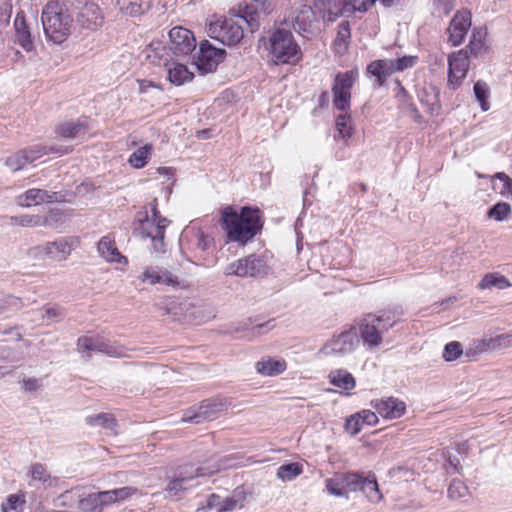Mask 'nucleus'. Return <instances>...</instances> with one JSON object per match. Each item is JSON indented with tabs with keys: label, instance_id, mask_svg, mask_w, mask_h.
I'll list each match as a JSON object with an SVG mask.
<instances>
[{
	"label": "nucleus",
	"instance_id": "f257e3e1",
	"mask_svg": "<svg viewBox=\"0 0 512 512\" xmlns=\"http://www.w3.org/2000/svg\"><path fill=\"white\" fill-rule=\"evenodd\" d=\"M264 214L258 207L226 205L220 211L219 224L229 241L246 244L264 226Z\"/></svg>",
	"mask_w": 512,
	"mask_h": 512
},
{
	"label": "nucleus",
	"instance_id": "f03ea898",
	"mask_svg": "<svg viewBox=\"0 0 512 512\" xmlns=\"http://www.w3.org/2000/svg\"><path fill=\"white\" fill-rule=\"evenodd\" d=\"M42 24L49 41L61 44L70 35L73 19L64 3L49 1L42 11Z\"/></svg>",
	"mask_w": 512,
	"mask_h": 512
},
{
	"label": "nucleus",
	"instance_id": "7ed1b4c3",
	"mask_svg": "<svg viewBox=\"0 0 512 512\" xmlns=\"http://www.w3.org/2000/svg\"><path fill=\"white\" fill-rule=\"evenodd\" d=\"M397 319L390 310L367 313L358 322V332L364 346L373 349L383 342V334L395 326Z\"/></svg>",
	"mask_w": 512,
	"mask_h": 512
},
{
	"label": "nucleus",
	"instance_id": "20e7f679",
	"mask_svg": "<svg viewBox=\"0 0 512 512\" xmlns=\"http://www.w3.org/2000/svg\"><path fill=\"white\" fill-rule=\"evenodd\" d=\"M267 50L275 65H297L303 58L301 47L293 34L278 28L269 36Z\"/></svg>",
	"mask_w": 512,
	"mask_h": 512
},
{
	"label": "nucleus",
	"instance_id": "39448f33",
	"mask_svg": "<svg viewBox=\"0 0 512 512\" xmlns=\"http://www.w3.org/2000/svg\"><path fill=\"white\" fill-rule=\"evenodd\" d=\"M207 34L223 45L235 46L244 38V28L235 17H218L208 24Z\"/></svg>",
	"mask_w": 512,
	"mask_h": 512
},
{
	"label": "nucleus",
	"instance_id": "423d86ee",
	"mask_svg": "<svg viewBox=\"0 0 512 512\" xmlns=\"http://www.w3.org/2000/svg\"><path fill=\"white\" fill-rule=\"evenodd\" d=\"M417 62L418 56L412 55H405L397 59H378L368 64L367 73L375 77L378 86H383L389 76L412 68Z\"/></svg>",
	"mask_w": 512,
	"mask_h": 512
},
{
	"label": "nucleus",
	"instance_id": "0eeeda50",
	"mask_svg": "<svg viewBox=\"0 0 512 512\" xmlns=\"http://www.w3.org/2000/svg\"><path fill=\"white\" fill-rule=\"evenodd\" d=\"M151 215H149L147 207H143L136 213L134 220L133 234L140 238H148L159 230H165L168 225V220L162 217L157 210L156 199L150 203Z\"/></svg>",
	"mask_w": 512,
	"mask_h": 512
},
{
	"label": "nucleus",
	"instance_id": "6e6552de",
	"mask_svg": "<svg viewBox=\"0 0 512 512\" xmlns=\"http://www.w3.org/2000/svg\"><path fill=\"white\" fill-rule=\"evenodd\" d=\"M357 79V70H349L336 74L332 85L333 106L336 110H351V91Z\"/></svg>",
	"mask_w": 512,
	"mask_h": 512
},
{
	"label": "nucleus",
	"instance_id": "1a4fd4ad",
	"mask_svg": "<svg viewBox=\"0 0 512 512\" xmlns=\"http://www.w3.org/2000/svg\"><path fill=\"white\" fill-rule=\"evenodd\" d=\"M267 271L266 261L260 256L251 254L228 264L224 269V274L243 278L260 277L266 275Z\"/></svg>",
	"mask_w": 512,
	"mask_h": 512
},
{
	"label": "nucleus",
	"instance_id": "9d476101",
	"mask_svg": "<svg viewBox=\"0 0 512 512\" xmlns=\"http://www.w3.org/2000/svg\"><path fill=\"white\" fill-rule=\"evenodd\" d=\"M448 62V86L456 90L462 85L463 80L466 78L469 67L470 57L467 55V50H458L450 53L447 58Z\"/></svg>",
	"mask_w": 512,
	"mask_h": 512
},
{
	"label": "nucleus",
	"instance_id": "9b49d317",
	"mask_svg": "<svg viewBox=\"0 0 512 512\" xmlns=\"http://www.w3.org/2000/svg\"><path fill=\"white\" fill-rule=\"evenodd\" d=\"M472 25V13L468 9L458 10L452 17L447 28L448 43L457 47L460 46Z\"/></svg>",
	"mask_w": 512,
	"mask_h": 512
},
{
	"label": "nucleus",
	"instance_id": "f8f14e48",
	"mask_svg": "<svg viewBox=\"0 0 512 512\" xmlns=\"http://www.w3.org/2000/svg\"><path fill=\"white\" fill-rule=\"evenodd\" d=\"M92 119L82 115L77 119L66 120L55 125L54 133L62 139H76L84 137L90 130Z\"/></svg>",
	"mask_w": 512,
	"mask_h": 512
},
{
	"label": "nucleus",
	"instance_id": "ddd939ff",
	"mask_svg": "<svg viewBox=\"0 0 512 512\" xmlns=\"http://www.w3.org/2000/svg\"><path fill=\"white\" fill-rule=\"evenodd\" d=\"M356 342V332L352 329L343 331L325 343L321 353L325 356H343L355 349Z\"/></svg>",
	"mask_w": 512,
	"mask_h": 512
},
{
	"label": "nucleus",
	"instance_id": "4468645a",
	"mask_svg": "<svg viewBox=\"0 0 512 512\" xmlns=\"http://www.w3.org/2000/svg\"><path fill=\"white\" fill-rule=\"evenodd\" d=\"M224 56L225 50L216 48L208 40H204L200 42L195 64L202 73H210L217 68Z\"/></svg>",
	"mask_w": 512,
	"mask_h": 512
},
{
	"label": "nucleus",
	"instance_id": "2eb2a0df",
	"mask_svg": "<svg viewBox=\"0 0 512 512\" xmlns=\"http://www.w3.org/2000/svg\"><path fill=\"white\" fill-rule=\"evenodd\" d=\"M228 404L229 403L225 399L218 397L203 400L200 403L197 412L193 415L186 412L182 421L200 423L205 420H213L216 418L218 413L222 412L228 406Z\"/></svg>",
	"mask_w": 512,
	"mask_h": 512
},
{
	"label": "nucleus",
	"instance_id": "dca6fc26",
	"mask_svg": "<svg viewBox=\"0 0 512 512\" xmlns=\"http://www.w3.org/2000/svg\"><path fill=\"white\" fill-rule=\"evenodd\" d=\"M77 350L81 353L85 352H102L110 356H123L125 355V348L123 346H114L106 342L102 337L95 336H81L77 340Z\"/></svg>",
	"mask_w": 512,
	"mask_h": 512
},
{
	"label": "nucleus",
	"instance_id": "f3484780",
	"mask_svg": "<svg viewBox=\"0 0 512 512\" xmlns=\"http://www.w3.org/2000/svg\"><path fill=\"white\" fill-rule=\"evenodd\" d=\"M171 49L176 55H189L196 48V39L192 31L182 26L173 27L169 32Z\"/></svg>",
	"mask_w": 512,
	"mask_h": 512
},
{
	"label": "nucleus",
	"instance_id": "a211bd4d",
	"mask_svg": "<svg viewBox=\"0 0 512 512\" xmlns=\"http://www.w3.org/2000/svg\"><path fill=\"white\" fill-rule=\"evenodd\" d=\"M370 405L385 420L398 419L406 413L405 402L393 396L371 400Z\"/></svg>",
	"mask_w": 512,
	"mask_h": 512
},
{
	"label": "nucleus",
	"instance_id": "6ab92c4d",
	"mask_svg": "<svg viewBox=\"0 0 512 512\" xmlns=\"http://www.w3.org/2000/svg\"><path fill=\"white\" fill-rule=\"evenodd\" d=\"M140 279L142 282L150 285L161 284L172 288L181 286L177 275H174L167 269L159 267H147L141 274Z\"/></svg>",
	"mask_w": 512,
	"mask_h": 512
},
{
	"label": "nucleus",
	"instance_id": "aec40b11",
	"mask_svg": "<svg viewBox=\"0 0 512 512\" xmlns=\"http://www.w3.org/2000/svg\"><path fill=\"white\" fill-rule=\"evenodd\" d=\"M13 26L15 31V43L21 46L26 52H32L35 48L34 41L24 11H19L16 14Z\"/></svg>",
	"mask_w": 512,
	"mask_h": 512
},
{
	"label": "nucleus",
	"instance_id": "412c9836",
	"mask_svg": "<svg viewBox=\"0 0 512 512\" xmlns=\"http://www.w3.org/2000/svg\"><path fill=\"white\" fill-rule=\"evenodd\" d=\"M76 240L73 238H60L58 240L47 242L43 247V252L50 259L55 261L66 260L74 249Z\"/></svg>",
	"mask_w": 512,
	"mask_h": 512
},
{
	"label": "nucleus",
	"instance_id": "4be33fe9",
	"mask_svg": "<svg viewBox=\"0 0 512 512\" xmlns=\"http://www.w3.org/2000/svg\"><path fill=\"white\" fill-rule=\"evenodd\" d=\"M315 7L318 9L323 19L334 21L345 12H353L350 9L348 0H317Z\"/></svg>",
	"mask_w": 512,
	"mask_h": 512
},
{
	"label": "nucleus",
	"instance_id": "5701e85b",
	"mask_svg": "<svg viewBox=\"0 0 512 512\" xmlns=\"http://www.w3.org/2000/svg\"><path fill=\"white\" fill-rule=\"evenodd\" d=\"M57 200L56 193L47 190L32 188L16 197V203L20 207H31L42 203H51Z\"/></svg>",
	"mask_w": 512,
	"mask_h": 512
},
{
	"label": "nucleus",
	"instance_id": "b1692460",
	"mask_svg": "<svg viewBox=\"0 0 512 512\" xmlns=\"http://www.w3.org/2000/svg\"><path fill=\"white\" fill-rule=\"evenodd\" d=\"M173 50L162 41L151 42L144 50L145 58L153 65L167 66Z\"/></svg>",
	"mask_w": 512,
	"mask_h": 512
},
{
	"label": "nucleus",
	"instance_id": "393cba45",
	"mask_svg": "<svg viewBox=\"0 0 512 512\" xmlns=\"http://www.w3.org/2000/svg\"><path fill=\"white\" fill-rule=\"evenodd\" d=\"M78 21L82 27L96 30L102 26L104 17L102 15L100 7L92 2L86 3L78 16Z\"/></svg>",
	"mask_w": 512,
	"mask_h": 512
},
{
	"label": "nucleus",
	"instance_id": "a878e982",
	"mask_svg": "<svg viewBox=\"0 0 512 512\" xmlns=\"http://www.w3.org/2000/svg\"><path fill=\"white\" fill-rule=\"evenodd\" d=\"M487 34V29L485 27L477 26L473 28L469 43L463 49L467 50V55H469L470 58H477L487 52Z\"/></svg>",
	"mask_w": 512,
	"mask_h": 512
},
{
	"label": "nucleus",
	"instance_id": "bb28decb",
	"mask_svg": "<svg viewBox=\"0 0 512 512\" xmlns=\"http://www.w3.org/2000/svg\"><path fill=\"white\" fill-rule=\"evenodd\" d=\"M98 252L108 262H126V257L123 256L111 235L103 236L98 242Z\"/></svg>",
	"mask_w": 512,
	"mask_h": 512
},
{
	"label": "nucleus",
	"instance_id": "cd10ccee",
	"mask_svg": "<svg viewBox=\"0 0 512 512\" xmlns=\"http://www.w3.org/2000/svg\"><path fill=\"white\" fill-rule=\"evenodd\" d=\"M328 379L330 384L346 391L347 395H350V391L353 390L356 386V380L354 376L344 369L332 370L328 375Z\"/></svg>",
	"mask_w": 512,
	"mask_h": 512
},
{
	"label": "nucleus",
	"instance_id": "c85d7f7f",
	"mask_svg": "<svg viewBox=\"0 0 512 512\" xmlns=\"http://www.w3.org/2000/svg\"><path fill=\"white\" fill-rule=\"evenodd\" d=\"M215 472H217V469L214 470H208L204 467H194L190 463L179 465L174 475L180 478V480H183L185 483L188 481H191L198 477H204V476H211Z\"/></svg>",
	"mask_w": 512,
	"mask_h": 512
},
{
	"label": "nucleus",
	"instance_id": "c756f323",
	"mask_svg": "<svg viewBox=\"0 0 512 512\" xmlns=\"http://www.w3.org/2000/svg\"><path fill=\"white\" fill-rule=\"evenodd\" d=\"M294 22L300 30L309 31L315 22L312 7L306 4L300 5L295 11Z\"/></svg>",
	"mask_w": 512,
	"mask_h": 512
},
{
	"label": "nucleus",
	"instance_id": "7c9ffc66",
	"mask_svg": "<svg viewBox=\"0 0 512 512\" xmlns=\"http://www.w3.org/2000/svg\"><path fill=\"white\" fill-rule=\"evenodd\" d=\"M287 368V364L283 359H272L259 361L256 363L258 373L265 376H275L283 373Z\"/></svg>",
	"mask_w": 512,
	"mask_h": 512
},
{
	"label": "nucleus",
	"instance_id": "2f4dec72",
	"mask_svg": "<svg viewBox=\"0 0 512 512\" xmlns=\"http://www.w3.org/2000/svg\"><path fill=\"white\" fill-rule=\"evenodd\" d=\"M492 351L490 339L485 336L479 339H473L465 350V356L470 361H476L482 354Z\"/></svg>",
	"mask_w": 512,
	"mask_h": 512
},
{
	"label": "nucleus",
	"instance_id": "473e14b6",
	"mask_svg": "<svg viewBox=\"0 0 512 512\" xmlns=\"http://www.w3.org/2000/svg\"><path fill=\"white\" fill-rule=\"evenodd\" d=\"M336 130L338 132V136L343 140L347 141L350 139L354 133V126L351 118V110L350 111H340V113L336 117Z\"/></svg>",
	"mask_w": 512,
	"mask_h": 512
},
{
	"label": "nucleus",
	"instance_id": "72a5a7b5",
	"mask_svg": "<svg viewBox=\"0 0 512 512\" xmlns=\"http://www.w3.org/2000/svg\"><path fill=\"white\" fill-rule=\"evenodd\" d=\"M351 41V28L349 21H342L338 25L337 35L333 42L336 52L344 53L347 51Z\"/></svg>",
	"mask_w": 512,
	"mask_h": 512
},
{
	"label": "nucleus",
	"instance_id": "f704fd0d",
	"mask_svg": "<svg viewBox=\"0 0 512 512\" xmlns=\"http://www.w3.org/2000/svg\"><path fill=\"white\" fill-rule=\"evenodd\" d=\"M193 76L187 66L180 63H172V66L168 69L170 82L178 86L192 80Z\"/></svg>",
	"mask_w": 512,
	"mask_h": 512
},
{
	"label": "nucleus",
	"instance_id": "c9c22d12",
	"mask_svg": "<svg viewBox=\"0 0 512 512\" xmlns=\"http://www.w3.org/2000/svg\"><path fill=\"white\" fill-rule=\"evenodd\" d=\"M236 20H241V25L245 23L251 32H254L260 27V16L257 8L253 5H247L241 14L235 16Z\"/></svg>",
	"mask_w": 512,
	"mask_h": 512
},
{
	"label": "nucleus",
	"instance_id": "e433bc0d",
	"mask_svg": "<svg viewBox=\"0 0 512 512\" xmlns=\"http://www.w3.org/2000/svg\"><path fill=\"white\" fill-rule=\"evenodd\" d=\"M100 507L103 509L105 505H109L112 503H115L118 500H124L128 497V489L127 488H121V489H114L110 491H102L98 493H94Z\"/></svg>",
	"mask_w": 512,
	"mask_h": 512
},
{
	"label": "nucleus",
	"instance_id": "4c0bfd02",
	"mask_svg": "<svg viewBox=\"0 0 512 512\" xmlns=\"http://www.w3.org/2000/svg\"><path fill=\"white\" fill-rule=\"evenodd\" d=\"M85 421L90 426H100L110 431H115L117 426L116 419L111 413H99L96 415L87 416Z\"/></svg>",
	"mask_w": 512,
	"mask_h": 512
},
{
	"label": "nucleus",
	"instance_id": "58836bf2",
	"mask_svg": "<svg viewBox=\"0 0 512 512\" xmlns=\"http://www.w3.org/2000/svg\"><path fill=\"white\" fill-rule=\"evenodd\" d=\"M361 491L372 503H379L383 499V495L379 490V485L374 474H369L365 478V484H363Z\"/></svg>",
	"mask_w": 512,
	"mask_h": 512
},
{
	"label": "nucleus",
	"instance_id": "ea45409f",
	"mask_svg": "<svg viewBox=\"0 0 512 512\" xmlns=\"http://www.w3.org/2000/svg\"><path fill=\"white\" fill-rule=\"evenodd\" d=\"M511 286L509 280L498 273H488L486 274L480 283L478 284L479 289H489L492 287H497L498 289H505Z\"/></svg>",
	"mask_w": 512,
	"mask_h": 512
},
{
	"label": "nucleus",
	"instance_id": "a19ab883",
	"mask_svg": "<svg viewBox=\"0 0 512 512\" xmlns=\"http://www.w3.org/2000/svg\"><path fill=\"white\" fill-rule=\"evenodd\" d=\"M152 151V144H145L144 146L139 147L130 155V165L136 169L143 168L150 160Z\"/></svg>",
	"mask_w": 512,
	"mask_h": 512
},
{
	"label": "nucleus",
	"instance_id": "79ce46f5",
	"mask_svg": "<svg viewBox=\"0 0 512 512\" xmlns=\"http://www.w3.org/2000/svg\"><path fill=\"white\" fill-rule=\"evenodd\" d=\"M303 473V465L299 462L283 464L277 469V477L282 481H291Z\"/></svg>",
	"mask_w": 512,
	"mask_h": 512
},
{
	"label": "nucleus",
	"instance_id": "37998d69",
	"mask_svg": "<svg viewBox=\"0 0 512 512\" xmlns=\"http://www.w3.org/2000/svg\"><path fill=\"white\" fill-rule=\"evenodd\" d=\"M365 478L366 477L359 473H343L342 483H344L346 494L361 491L363 484H365Z\"/></svg>",
	"mask_w": 512,
	"mask_h": 512
},
{
	"label": "nucleus",
	"instance_id": "c03bdc74",
	"mask_svg": "<svg viewBox=\"0 0 512 512\" xmlns=\"http://www.w3.org/2000/svg\"><path fill=\"white\" fill-rule=\"evenodd\" d=\"M23 151L26 153V157L28 158L29 163H32L50 152L67 154L71 152L72 149L65 148L64 150H58L54 148H47L46 146L42 145H36L28 149H23Z\"/></svg>",
	"mask_w": 512,
	"mask_h": 512
},
{
	"label": "nucleus",
	"instance_id": "a18cd8bd",
	"mask_svg": "<svg viewBox=\"0 0 512 512\" xmlns=\"http://www.w3.org/2000/svg\"><path fill=\"white\" fill-rule=\"evenodd\" d=\"M25 495L23 493L11 494L6 501L2 503L3 512H23L25 505Z\"/></svg>",
	"mask_w": 512,
	"mask_h": 512
},
{
	"label": "nucleus",
	"instance_id": "49530a36",
	"mask_svg": "<svg viewBox=\"0 0 512 512\" xmlns=\"http://www.w3.org/2000/svg\"><path fill=\"white\" fill-rule=\"evenodd\" d=\"M447 493L451 500H462L469 495V489L463 481L453 479L448 487Z\"/></svg>",
	"mask_w": 512,
	"mask_h": 512
},
{
	"label": "nucleus",
	"instance_id": "de8ad7c7",
	"mask_svg": "<svg viewBox=\"0 0 512 512\" xmlns=\"http://www.w3.org/2000/svg\"><path fill=\"white\" fill-rule=\"evenodd\" d=\"M474 94L481 106V109L483 111H487L490 108V104L488 102L490 90L487 83L481 80L477 81L474 85Z\"/></svg>",
	"mask_w": 512,
	"mask_h": 512
},
{
	"label": "nucleus",
	"instance_id": "09e8293b",
	"mask_svg": "<svg viewBox=\"0 0 512 512\" xmlns=\"http://www.w3.org/2000/svg\"><path fill=\"white\" fill-rule=\"evenodd\" d=\"M510 213L511 207L508 203L498 202L488 210L487 216L496 221H504L509 217Z\"/></svg>",
	"mask_w": 512,
	"mask_h": 512
},
{
	"label": "nucleus",
	"instance_id": "8fccbe9b",
	"mask_svg": "<svg viewBox=\"0 0 512 512\" xmlns=\"http://www.w3.org/2000/svg\"><path fill=\"white\" fill-rule=\"evenodd\" d=\"M45 222L46 221L42 220V218L39 215L25 214L11 217L12 224L19 225L22 227H36L45 224Z\"/></svg>",
	"mask_w": 512,
	"mask_h": 512
},
{
	"label": "nucleus",
	"instance_id": "3c124183",
	"mask_svg": "<svg viewBox=\"0 0 512 512\" xmlns=\"http://www.w3.org/2000/svg\"><path fill=\"white\" fill-rule=\"evenodd\" d=\"M77 512H102V508L94 493L78 501Z\"/></svg>",
	"mask_w": 512,
	"mask_h": 512
},
{
	"label": "nucleus",
	"instance_id": "603ef678",
	"mask_svg": "<svg viewBox=\"0 0 512 512\" xmlns=\"http://www.w3.org/2000/svg\"><path fill=\"white\" fill-rule=\"evenodd\" d=\"M327 491L331 495L344 496L346 495L344 483H342V474H336L334 478H327L325 480Z\"/></svg>",
	"mask_w": 512,
	"mask_h": 512
},
{
	"label": "nucleus",
	"instance_id": "864d4df0",
	"mask_svg": "<svg viewBox=\"0 0 512 512\" xmlns=\"http://www.w3.org/2000/svg\"><path fill=\"white\" fill-rule=\"evenodd\" d=\"M383 5L390 6L394 3L395 0H379ZM376 0H348V4H350V9L355 12H366L368 11L374 4Z\"/></svg>",
	"mask_w": 512,
	"mask_h": 512
},
{
	"label": "nucleus",
	"instance_id": "5fc2aeb1",
	"mask_svg": "<svg viewBox=\"0 0 512 512\" xmlns=\"http://www.w3.org/2000/svg\"><path fill=\"white\" fill-rule=\"evenodd\" d=\"M492 351L512 347V333L489 336Z\"/></svg>",
	"mask_w": 512,
	"mask_h": 512
},
{
	"label": "nucleus",
	"instance_id": "6e6d98bb",
	"mask_svg": "<svg viewBox=\"0 0 512 512\" xmlns=\"http://www.w3.org/2000/svg\"><path fill=\"white\" fill-rule=\"evenodd\" d=\"M27 164H29V161L26 157V153L23 150L16 152L15 154L9 156L6 159V165L12 171H18L24 168Z\"/></svg>",
	"mask_w": 512,
	"mask_h": 512
},
{
	"label": "nucleus",
	"instance_id": "4d7b16f0",
	"mask_svg": "<svg viewBox=\"0 0 512 512\" xmlns=\"http://www.w3.org/2000/svg\"><path fill=\"white\" fill-rule=\"evenodd\" d=\"M463 354L462 344L458 341H451L444 347L443 358L446 361H454Z\"/></svg>",
	"mask_w": 512,
	"mask_h": 512
},
{
	"label": "nucleus",
	"instance_id": "13d9d810",
	"mask_svg": "<svg viewBox=\"0 0 512 512\" xmlns=\"http://www.w3.org/2000/svg\"><path fill=\"white\" fill-rule=\"evenodd\" d=\"M362 421L358 418V416L354 413L350 415L344 424V429L347 433H349L352 436L357 435L361 432L362 428L365 426L364 423H361Z\"/></svg>",
	"mask_w": 512,
	"mask_h": 512
},
{
	"label": "nucleus",
	"instance_id": "bf43d9fd",
	"mask_svg": "<svg viewBox=\"0 0 512 512\" xmlns=\"http://www.w3.org/2000/svg\"><path fill=\"white\" fill-rule=\"evenodd\" d=\"M29 474L32 479L41 482H46L50 478L46 467L41 463L32 464L29 470Z\"/></svg>",
	"mask_w": 512,
	"mask_h": 512
},
{
	"label": "nucleus",
	"instance_id": "052dcab7",
	"mask_svg": "<svg viewBox=\"0 0 512 512\" xmlns=\"http://www.w3.org/2000/svg\"><path fill=\"white\" fill-rule=\"evenodd\" d=\"M358 418L367 426H375L379 423L378 413L369 409H363L355 413Z\"/></svg>",
	"mask_w": 512,
	"mask_h": 512
},
{
	"label": "nucleus",
	"instance_id": "680f3d73",
	"mask_svg": "<svg viewBox=\"0 0 512 512\" xmlns=\"http://www.w3.org/2000/svg\"><path fill=\"white\" fill-rule=\"evenodd\" d=\"M151 0H130V16H138L148 11Z\"/></svg>",
	"mask_w": 512,
	"mask_h": 512
},
{
	"label": "nucleus",
	"instance_id": "e2e57ef3",
	"mask_svg": "<svg viewBox=\"0 0 512 512\" xmlns=\"http://www.w3.org/2000/svg\"><path fill=\"white\" fill-rule=\"evenodd\" d=\"M158 232L153 234L150 238L152 239L153 250L156 253H165L166 244L164 242L165 230H157Z\"/></svg>",
	"mask_w": 512,
	"mask_h": 512
},
{
	"label": "nucleus",
	"instance_id": "0e129e2a",
	"mask_svg": "<svg viewBox=\"0 0 512 512\" xmlns=\"http://www.w3.org/2000/svg\"><path fill=\"white\" fill-rule=\"evenodd\" d=\"M185 484L186 483L183 480H180L179 477L173 475L167 484L166 490L173 495H177L179 492L186 489Z\"/></svg>",
	"mask_w": 512,
	"mask_h": 512
},
{
	"label": "nucleus",
	"instance_id": "69168bd1",
	"mask_svg": "<svg viewBox=\"0 0 512 512\" xmlns=\"http://www.w3.org/2000/svg\"><path fill=\"white\" fill-rule=\"evenodd\" d=\"M237 507L242 508L243 503L239 502L234 497H226L225 499H222L220 512H231Z\"/></svg>",
	"mask_w": 512,
	"mask_h": 512
},
{
	"label": "nucleus",
	"instance_id": "338daca9",
	"mask_svg": "<svg viewBox=\"0 0 512 512\" xmlns=\"http://www.w3.org/2000/svg\"><path fill=\"white\" fill-rule=\"evenodd\" d=\"M41 387V380L35 377H29L23 379V388L26 391L34 392L40 389Z\"/></svg>",
	"mask_w": 512,
	"mask_h": 512
},
{
	"label": "nucleus",
	"instance_id": "774afa93",
	"mask_svg": "<svg viewBox=\"0 0 512 512\" xmlns=\"http://www.w3.org/2000/svg\"><path fill=\"white\" fill-rule=\"evenodd\" d=\"M256 4L257 10L259 9L264 14H269L274 9V3L272 0H253Z\"/></svg>",
	"mask_w": 512,
	"mask_h": 512
}]
</instances>
